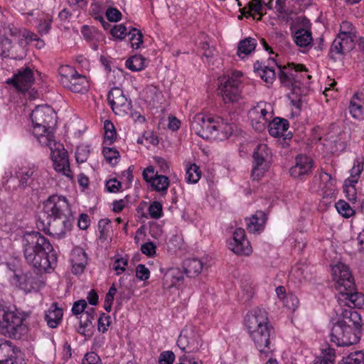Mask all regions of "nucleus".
<instances>
[{"instance_id":"51","label":"nucleus","mask_w":364,"mask_h":364,"mask_svg":"<svg viewBox=\"0 0 364 364\" xmlns=\"http://www.w3.org/2000/svg\"><path fill=\"white\" fill-rule=\"evenodd\" d=\"M254 294V288L249 284L244 286L239 293V300L242 303L249 301Z\"/></svg>"},{"instance_id":"1","label":"nucleus","mask_w":364,"mask_h":364,"mask_svg":"<svg viewBox=\"0 0 364 364\" xmlns=\"http://www.w3.org/2000/svg\"><path fill=\"white\" fill-rule=\"evenodd\" d=\"M23 253L28 264L39 272L53 270L57 261L50 242L38 232L26 233L23 237Z\"/></svg>"},{"instance_id":"64","label":"nucleus","mask_w":364,"mask_h":364,"mask_svg":"<svg viewBox=\"0 0 364 364\" xmlns=\"http://www.w3.org/2000/svg\"><path fill=\"white\" fill-rule=\"evenodd\" d=\"M177 364H203V363L198 358L184 354L179 358V363Z\"/></svg>"},{"instance_id":"32","label":"nucleus","mask_w":364,"mask_h":364,"mask_svg":"<svg viewBox=\"0 0 364 364\" xmlns=\"http://www.w3.org/2000/svg\"><path fill=\"white\" fill-rule=\"evenodd\" d=\"M219 126L216 128L215 134L218 138H228L234 131L233 122H230L228 119L218 117L215 119Z\"/></svg>"},{"instance_id":"46","label":"nucleus","mask_w":364,"mask_h":364,"mask_svg":"<svg viewBox=\"0 0 364 364\" xmlns=\"http://www.w3.org/2000/svg\"><path fill=\"white\" fill-rule=\"evenodd\" d=\"M338 35L351 37V38L354 39L357 38V31L353 24L348 21L342 22L340 26V32Z\"/></svg>"},{"instance_id":"14","label":"nucleus","mask_w":364,"mask_h":364,"mask_svg":"<svg viewBox=\"0 0 364 364\" xmlns=\"http://www.w3.org/2000/svg\"><path fill=\"white\" fill-rule=\"evenodd\" d=\"M252 157V176L254 180H259L269 168L271 152L267 144H259L255 149Z\"/></svg>"},{"instance_id":"11","label":"nucleus","mask_w":364,"mask_h":364,"mask_svg":"<svg viewBox=\"0 0 364 364\" xmlns=\"http://www.w3.org/2000/svg\"><path fill=\"white\" fill-rule=\"evenodd\" d=\"M200 332L195 326H186L181 332L177 345L186 353L197 352L203 345Z\"/></svg>"},{"instance_id":"45","label":"nucleus","mask_w":364,"mask_h":364,"mask_svg":"<svg viewBox=\"0 0 364 364\" xmlns=\"http://www.w3.org/2000/svg\"><path fill=\"white\" fill-rule=\"evenodd\" d=\"M335 207L338 213L344 218H348L355 214L354 210L344 200H338L336 203Z\"/></svg>"},{"instance_id":"6","label":"nucleus","mask_w":364,"mask_h":364,"mask_svg":"<svg viewBox=\"0 0 364 364\" xmlns=\"http://www.w3.org/2000/svg\"><path fill=\"white\" fill-rule=\"evenodd\" d=\"M33 133L40 144H48L55 139L54 127L56 124V114L48 105L36 107L31 114Z\"/></svg>"},{"instance_id":"57","label":"nucleus","mask_w":364,"mask_h":364,"mask_svg":"<svg viewBox=\"0 0 364 364\" xmlns=\"http://www.w3.org/2000/svg\"><path fill=\"white\" fill-rule=\"evenodd\" d=\"M321 358L324 359L328 364H334L336 359L335 350L330 347L323 348L321 352Z\"/></svg>"},{"instance_id":"22","label":"nucleus","mask_w":364,"mask_h":364,"mask_svg":"<svg viewBox=\"0 0 364 364\" xmlns=\"http://www.w3.org/2000/svg\"><path fill=\"white\" fill-rule=\"evenodd\" d=\"M355 40L351 37L337 35L331 45V53L333 55H344L350 52L355 46Z\"/></svg>"},{"instance_id":"5","label":"nucleus","mask_w":364,"mask_h":364,"mask_svg":"<svg viewBox=\"0 0 364 364\" xmlns=\"http://www.w3.org/2000/svg\"><path fill=\"white\" fill-rule=\"evenodd\" d=\"M341 316L342 319L331 328V341L338 346H349L358 343L359 337L355 331L360 327V316L355 310L344 309Z\"/></svg>"},{"instance_id":"47","label":"nucleus","mask_w":364,"mask_h":364,"mask_svg":"<svg viewBox=\"0 0 364 364\" xmlns=\"http://www.w3.org/2000/svg\"><path fill=\"white\" fill-rule=\"evenodd\" d=\"M148 211L151 218L159 219L163 214L162 205L158 201H154L150 204Z\"/></svg>"},{"instance_id":"31","label":"nucleus","mask_w":364,"mask_h":364,"mask_svg":"<svg viewBox=\"0 0 364 364\" xmlns=\"http://www.w3.org/2000/svg\"><path fill=\"white\" fill-rule=\"evenodd\" d=\"M364 105V95L363 93L356 92L352 97L349 110L353 118L359 119L363 115V106Z\"/></svg>"},{"instance_id":"52","label":"nucleus","mask_w":364,"mask_h":364,"mask_svg":"<svg viewBox=\"0 0 364 364\" xmlns=\"http://www.w3.org/2000/svg\"><path fill=\"white\" fill-rule=\"evenodd\" d=\"M282 301L284 306L291 311H295L299 305L298 298L291 293L288 294Z\"/></svg>"},{"instance_id":"24","label":"nucleus","mask_w":364,"mask_h":364,"mask_svg":"<svg viewBox=\"0 0 364 364\" xmlns=\"http://www.w3.org/2000/svg\"><path fill=\"white\" fill-rule=\"evenodd\" d=\"M294 43L303 51L309 50L312 47L313 38L310 30L299 28L295 31L293 34Z\"/></svg>"},{"instance_id":"16","label":"nucleus","mask_w":364,"mask_h":364,"mask_svg":"<svg viewBox=\"0 0 364 364\" xmlns=\"http://www.w3.org/2000/svg\"><path fill=\"white\" fill-rule=\"evenodd\" d=\"M108 102L115 114L124 116L130 111L132 108L131 100H129L122 89L119 87L112 88L107 96Z\"/></svg>"},{"instance_id":"56","label":"nucleus","mask_w":364,"mask_h":364,"mask_svg":"<svg viewBox=\"0 0 364 364\" xmlns=\"http://www.w3.org/2000/svg\"><path fill=\"white\" fill-rule=\"evenodd\" d=\"M90 155V150L86 146H78L76 149L75 158L77 163L85 162Z\"/></svg>"},{"instance_id":"50","label":"nucleus","mask_w":364,"mask_h":364,"mask_svg":"<svg viewBox=\"0 0 364 364\" xmlns=\"http://www.w3.org/2000/svg\"><path fill=\"white\" fill-rule=\"evenodd\" d=\"M102 153L107 161L112 164H116L119 157L118 151L113 148H104Z\"/></svg>"},{"instance_id":"35","label":"nucleus","mask_w":364,"mask_h":364,"mask_svg":"<svg viewBox=\"0 0 364 364\" xmlns=\"http://www.w3.org/2000/svg\"><path fill=\"white\" fill-rule=\"evenodd\" d=\"M95 319V309L93 308H87L85 313L79 317L80 326L78 332L84 336H87V328L92 326V323Z\"/></svg>"},{"instance_id":"26","label":"nucleus","mask_w":364,"mask_h":364,"mask_svg":"<svg viewBox=\"0 0 364 364\" xmlns=\"http://www.w3.org/2000/svg\"><path fill=\"white\" fill-rule=\"evenodd\" d=\"M0 352L6 356V358L0 360V364H14L18 353H21L20 350L12 346L9 341L0 343Z\"/></svg>"},{"instance_id":"63","label":"nucleus","mask_w":364,"mask_h":364,"mask_svg":"<svg viewBox=\"0 0 364 364\" xmlns=\"http://www.w3.org/2000/svg\"><path fill=\"white\" fill-rule=\"evenodd\" d=\"M106 16L109 21L117 22L122 18L121 12L115 8H109L106 11Z\"/></svg>"},{"instance_id":"42","label":"nucleus","mask_w":364,"mask_h":364,"mask_svg":"<svg viewBox=\"0 0 364 364\" xmlns=\"http://www.w3.org/2000/svg\"><path fill=\"white\" fill-rule=\"evenodd\" d=\"M338 364H364V352L355 351L343 358Z\"/></svg>"},{"instance_id":"28","label":"nucleus","mask_w":364,"mask_h":364,"mask_svg":"<svg viewBox=\"0 0 364 364\" xmlns=\"http://www.w3.org/2000/svg\"><path fill=\"white\" fill-rule=\"evenodd\" d=\"M269 133L274 137L284 136L289 129V122L287 119L276 117L269 122Z\"/></svg>"},{"instance_id":"49","label":"nucleus","mask_w":364,"mask_h":364,"mask_svg":"<svg viewBox=\"0 0 364 364\" xmlns=\"http://www.w3.org/2000/svg\"><path fill=\"white\" fill-rule=\"evenodd\" d=\"M129 35L131 36L129 41L132 48L135 49L139 48L143 43L142 33L139 31L134 28L132 32H129Z\"/></svg>"},{"instance_id":"17","label":"nucleus","mask_w":364,"mask_h":364,"mask_svg":"<svg viewBox=\"0 0 364 364\" xmlns=\"http://www.w3.org/2000/svg\"><path fill=\"white\" fill-rule=\"evenodd\" d=\"M35 81L33 71L29 67L21 68L8 79L6 83L12 85L18 92H26L33 85Z\"/></svg>"},{"instance_id":"19","label":"nucleus","mask_w":364,"mask_h":364,"mask_svg":"<svg viewBox=\"0 0 364 364\" xmlns=\"http://www.w3.org/2000/svg\"><path fill=\"white\" fill-rule=\"evenodd\" d=\"M230 248L239 255H249L252 247L245 236V230L237 228L233 232V241L230 243Z\"/></svg>"},{"instance_id":"59","label":"nucleus","mask_w":364,"mask_h":364,"mask_svg":"<svg viewBox=\"0 0 364 364\" xmlns=\"http://www.w3.org/2000/svg\"><path fill=\"white\" fill-rule=\"evenodd\" d=\"M110 223V220L107 218L101 219L98 223V228L100 233V238L103 240H106L107 237V233L109 232L108 225Z\"/></svg>"},{"instance_id":"13","label":"nucleus","mask_w":364,"mask_h":364,"mask_svg":"<svg viewBox=\"0 0 364 364\" xmlns=\"http://www.w3.org/2000/svg\"><path fill=\"white\" fill-rule=\"evenodd\" d=\"M335 288L338 292L355 290L354 280L347 265L338 262L331 269Z\"/></svg>"},{"instance_id":"15","label":"nucleus","mask_w":364,"mask_h":364,"mask_svg":"<svg viewBox=\"0 0 364 364\" xmlns=\"http://www.w3.org/2000/svg\"><path fill=\"white\" fill-rule=\"evenodd\" d=\"M218 126L215 119L203 114H198L193 119L191 129L198 136L208 139L216 137L215 130Z\"/></svg>"},{"instance_id":"27","label":"nucleus","mask_w":364,"mask_h":364,"mask_svg":"<svg viewBox=\"0 0 364 364\" xmlns=\"http://www.w3.org/2000/svg\"><path fill=\"white\" fill-rule=\"evenodd\" d=\"M63 310L58 307L56 302L53 303L46 312L45 320L50 328H56L62 320Z\"/></svg>"},{"instance_id":"55","label":"nucleus","mask_w":364,"mask_h":364,"mask_svg":"<svg viewBox=\"0 0 364 364\" xmlns=\"http://www.w3.org/2000/svg\"><path fill=\"white\" fill-rule=\"evenodd\" d=\"M87 306V302L85 299H80L74 302L72 307V312L75 316H82L85 313V309Z\"/></svg>"},{"instance_id":"62","label":"nucleus","mask_w":364,"mask_h":364,"mask_svg":"<svg viewBox=\"0 0 364 364\" xmlns=\"http://www.w3.org/2000/svg\"><path fill=\"white\" fill-rule=\"evenodd\" d=\"M100 363V357L94 352L87 353L82 361V364H101Z\"/></svg>"},{"instance_id":"58","label":"nucleus","mask_w":364,"mask_h":364,"mask_svg":"<svg viewBox=\"0 0 364 364\" xmlns=\"http://www.w3.org/2000/svg\"><path fill=\"white\" fill-rule=\"evenodd\" d=\"M150 272L144 264H139L136 267V277L141 280L146 281L149 278Z\"/></svg>"},{"instance_id":"3","label":"nucleus","mask_w":364,"mask_h":364,"mask_svg":"<svg viewBox=\"0 0 364 364\" xmlns=\"http://www.w3.org/2000/svg\"><path fill=\"white\" fill-rule=\"evenodd\" d=\"M245 325L260 356L270 357L273 351L271 344L275 333L269 323L267 312L260 308L252 309L246 316Z\"/></svg>"},{"instance_id":"10","label":"nucleus","mask_w":364,"mask_h":364,"mask_svg":"<svg viewBox=\"0 0 364 364\" xmlns=\"http://www.w3.org/2000/svg\"><path fill=\"white\" fill-rule=\"evenodd\" d=\"M242 73L240 71H235L232 75L225 77L219 78L220 85L218 91L222 96L225 103L237 102L240 98V85L241 83L240 77Z\"/></svg>"},{"instance_id":"53","label":"nucleus","mask_w":364,"mask_h":364,"mask_svg":"<svg viewBox=\"0 0 364 364\" xmlns=\"http://www.w3.org/2000/svg\"><path fill=\"white\" fill-rule=\"evenodd\" d=\"M112 323L111 317L103 313L98 319V330L100 332L105 333L109 329Z\"/></svg>"},{"instance_id":"7","label":"nucleus","mask_w":364,"mask_h":364,"mask_svg":"<svg viewBox=\"0 0 364 364\" xmlns=\"http://www.w3.org/2000/svg\"><path fill=\"white\" fill-rule=\"evenodd\" d=\"M280 73L279 75V80L285 87L291 88V93L288 96L291 99V102L300 100L299 97L301 95V81L305 77L308 79L311 78L309 75L303 73L306 70L302 65H288L282 69L279 67Z\"/></svg>"},{"instance_id":"44","label":"nucleus","mask_w":364,"mask_h":364,"mask_svg":"<svg viewBox=\"0 0 364 364\" xmlns=\"http://www.w3.org/2000/svg\"><path fill=\"white\" fill-rule=\"evenodd\" d=\"M200 168L195 164H191L186 170V180L188 183H196L200 178Z\"/></svg>"},{"instance_id":"36","label":"nucleus","mask_w":364,"mask_h":364,"mask_svg":"<svg viewBox=\"0 0 364 364\" xmlns=\"http://www.w3.org/2000/svg\"><path fill=\"white\" fill-rule=\"evenodd\" d=\"M257 46L255 38L248 37L240 41L237 46V55L240 58H245L253 52Z\"/></svg>"},{"instance_id":"18","label":"nucleus","mask_w":364,"mask_h":364,"mask_svg":"<svg viewBox=\"0 0 364 364\" xmlns=\"http://www.w3.org/2000/svg\"><path fill=\"white\" fill-rule=\"evenodd\" d=\"M0 316H2L0 330L5 331L10 336H16L24 329L22 318L15 313L4 310L0 311Z\"/></svg>"},{"instance_id":"37","label":"nucleus","mask_w":364,"mask_h":364,"mask_svg":"<svg viewBox=\"0 0 364 364\" xmlns=\"http://www.w3.org/2000/svg\"><path fill=\"white\" fill-rule=\"evenodd\" d=\"M290 277L295 282H302L308 279V267L304 264H296L290 272Z\"/></svg>"},{"instance_id":"40","label":"nucleus","mask_w":364,"mask_h":364,"mask_svg":"<svg viewBox=\"0 0 364 364\" xmlns=\"http://www.w3.org/2000/svg\"><path fill=\"white\" fill-rule=\"evenodd\" d=\"M151 186L157 192H166L169 186V179L163 175H158L151 182Z\"/></svg>"},{"instance_id":"23","label":"nucleus","mask_w":364,"mask_h":364,"mask_svg":"<svg viewBox=\"0 0 364 364\" xmlns=\"http://www.w3.org/2000/svg\"><path fill=\"white\" fill-rule=\"evenodd\" d=\"M72 271L74 274H81L84 272L87 263V254L80 247L75 248L71 253Z\"/></svg>"},{"instance_id":"20","label":"nucleus","mask_w":364,"mask_h":364,"mask_svg":"<svg viewBox=\"0 0 364 364\" xmlns=\"http://www.w3.org/2000/svg\"><path fill=\"white\" fill-rule=\"evenodd\" d=\"M314 161L306 155H299L296 157L295 165L289 169L290 175L295 178H301L311 172Z\"/></svg>"},{"instance_id":"34","label":"nucleus","mask_w":364,"mask_h":364,"mask_svg":"<svg viewBox=\"0 0 364 364\" xmlns=\"http://www.w3.org/2000/svg\"><path fill=\"white\" fill-rule=\"evenodd\" d=\"M183 267L186 274L188 277H193L202 272L203 263L196 258L188 259L185 261Z\"/></svg>"},{"instance_id":"33","label":"nucleus","mask_w":364,"mask_h":364,"mask_svg":"<svg viewBox=\"0 0 364 364\" xmlns=\"http://www.w3.org/2000/svg\"><path fill=\"white\" fill-rule=\"evenodd\" d=\"M266 218L263 212H257L255 215L247 220V228L250 232H257L260 231L264 226Z\"/></svg>"},{"instance_id":"30","label":"nucleus","mask_w":364,"mask_h":364,"mask_svg":"<svg viewBox=\"0 0 364 364\" xmlns=\"http://www.w3.org/2000/svg\"><path fill=\"white\" fill-rule=\"evenodd\" d=\"M28 15H34L36 16L37 20L38 21V24L37 25V29L38 33L41 35L46 34L50 29V24L53 21L52 16L44 12L40 11H33L31 13L28 14Z\"/></svg>"},{"instance_id":"4","label":"nucleus","mask_w":364,"mask_h":364,"mask_svg":"<svg viewBox=\"0 0 364 364\" xmlns=\"http://www.w3.org/2000/svg\"><path fill=\"white\" fill-rule=\"evenodd\" d=\"M43 211L49 218L48 232L50 235L60 238L70 230L72 211L65 197L50 196L43 203Z\"/></svg>"},{"instance_id":"43","label":"nucleus","mask_w":364,"mask_h":364,"mask_svg":"<svg viewBox=\"0 0 364 364\" xmlns=\"http://www.w3.org/2000/svg\"><path fill=\"white\" fill-rule=\"evenodd\" d=\"M319 178L321 183V188L322 189H326L329 192L333 191L336 185V181L330 174L323 171H321L319 173Z\"/></svg>"},{"instance_id":"60","label":"nucleus","mask_w":364,"mask_h":364,"mask_svg":"<svg viewBox=\"0 0 364 364\" xmlns=\"http://www.w3.org/2000/svg\"><path fill=\"white\" fill-rule=\"evenodd\" d=\"M175 359V355L172 351H164L159 358V364H173Z\"/></svg>"},{"instance_id":"39","label":"nucleus","mask_w":364,"mask_h":364,"mask_svg":"<svg viewBox=\"0 0 364 364\" xmlns=\"http://www.w3.org/2000/svg\"><path fill=\"white\" fill-rule=\"evenodd\" d=\"M126 67L132 71H140L146 67L145 59L141 55H134L126 61Z\"/></svg>"},{"instance_id":"38","label":"nucleus","mask_w":364,"mask_h":364,"mask_svg":"<svg viewBox=\"0 0 364 364\" xmlns=\"http://www.w3.org/2000/svg\"><path fill=\"white\" fill-rule=\"evenodd\" d=\"M364 159L358 158L354 161L353 166L350 169V176L348 178L347 183H358L360 173L363 170Z\"/></svg>"},{"instance_id":"29","label":"nucleus","mask_w":364,"mask_h":364,"mask_svg":"<svg viewBox=\"0 0 364 364\" xmlns=\"http://www.w3.org/2000/svg\"><path fill=\"white\" fill-rule=\"evenodd\" d=\"M183 279V272L177 267L168 269L164 274L163 285L164 288L170 289Z\"/></svg>"},{"instance_id":"54","label":"nucleus","mask_w":364,"mask_h":364,"mask_svg":"<svg viewBox=\"0 0 364 364\" xmlns=\"http://www.w3.org/2000/svg\"><path fill=\"white\" fill-rule=\"evenodd\" d=\"M357 183H347V180L345 181L343 185V191L346 194V197L349 200L354 201L356 199V190L355 185Z\"/></svg>"},{"instance_id":"21","label":"nucleus","mask_w":364,"mask_h":364,"mask_svg":"<svg viewBox=\"0 0 364 364\" xmlns=\"http://www.w3.org/2000/svg\"><path fill=\"white\" fill-rule=\"evenodd\" d=\"M340 296L338 297V302L341 306H348V309L353 308L360 309L364 306V294L353 291H346V292H338Z\"/></svg>"},{"instance_id":"2","label":"nucleus","mask_w":364,"mask_h":364,"mask_svg":"<svg viewBox=\"0 0 364 364\" xmlns=\"http://www.w3.org/2000/svg\"><path fill=\"white\" fill-rule=\"evenodd\" d=\"M36 41V46L41 48L45 43L37 35L25 28H18L11 23H0V55L4 58L21 59L25 54V48L31 41Z\"/></svg>"},{"instance_id":"8","label":"nucleus","mask_w":364,"mask_h":364,"mask_svg":"<svg viewBox=\"0 0 364 364\" xmlns=\"http://www.w3.org/2000/svg\"><path fill=\"white\" fill-rule=\"evenodd\" d=\"M60 83L74 92L83 93L89 87V82L85 75H80L71 66L62 65L59 68Z\"/></svg>"},{"instance_id":"61","label":"nucleus","mask_w":364,"mask_h":364,"mask_svg":"<svg viewBox=\"0 0 364 364\" xmlns=\"http://www.w3.org/2000/svg\"><path fill=\"white\" fill-rule=\"evenodd\" d=\"M111 33L114 37L122 40L127 35V28L123 24L116 25L112 28Z\"/></svg>"},{"instance_id":"48","label":"nucleus","mask_w":364,"mask_h":364,"mask_svg":"<svg viewBox=\"0 0 364 364\" xmlns=\"http://www.w3.org/2000/svg\"><path fill=\"white\" fill-rule=\"evenodd\" d=\"M105 139L106 141H109V143H112L116 138V131L114 124L108 120L105 122Z\"/></svg>"},{"instance_id":"9","label":"nucleus","mask_w":364,"mask_h":364,"mask_svg":"<svg viewBox=\"0 0 364 364\" xmlns=\"http://www.w3.org/2000/svg\"><path fill=\"white\" fill-rule=\"evenodd\" d=\"M41 144L50 149L54 169L68 178H72L68 152L63 145L56 141L55 139H51L48 144Z\"/></svg>"},{"instance_id":"25","label":"nucleus","mask_w":364,"mask_h":364,"mask_svg":"<svg viewBox=\"0 0 364 364\" xmlns=\"http://www.w3.org/2000/svg\"><path fill=\"white\" fill-rule=\"evenodd\" d=\"M38 173V167L35 164H28L23 166L16 172V178L19 180V186L25 188L29 184V181L32 176Z\"/></svg>"},{"instance_id":"12","label":"nucleus","mask_w":364,"mask_h":364,"mask_svg":"<svg viewBox=\"0 0 364 364\" xmlns=\"http://www.w3.org/2000/svg\"><path fill=\"white\" fill-rule=\"evenodd\" d=\"M248 117L252 127L259 132H262L273 117L272 107L269 104L260 102L249 111Z\"/></svg>"},{"instance_id":"41","label":"nucleus","mask_w":364,"mask_h":364,"mask_svg":"<svg viewBox=\"0 0 364 364\" xmlns=\"http://www.w3.org/2000/svg\"><path fill=\"white\" fill-rule=\"evenodd\" d=\"M257 70L258 75L267 84H272L275 79V72L272 68H270L268 66L264 67H256V65L254 66Z\"/></svg>"}]
</instances>
